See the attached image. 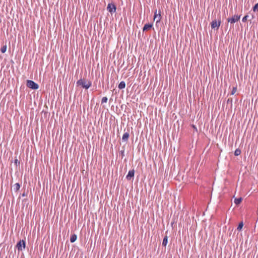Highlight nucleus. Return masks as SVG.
<instances>
[{
    "instance_id": "f257e3e1",
    "label": "nucleus",
    "mask_w": 258,
    "mask_h": 258,
    "mask_svg": "<svg viewBox=\"0 0 258 258\" xmlns=\"http://www.w3.org/2000/svg\"><path fill=\"white\" fill-rule=\"evenodd\" d=\"M76 84L77 86H81L82 88L86 89H88L91 86V82L87 81L84 79H80L77 81Z\"/></svg>"
},
{
    "instance_id": "f03ea898",
    "label": "nucleus",
    "mask_w": 258,
    "mask_h": 258,
    "mask_svg": "<svg viewBox=\"0 0 258 258\" xmlns=\"http://www.w3.org/2000/svg\"><path fill=\"white\" fill-rule=\"evenodd\" d=\"M26 85L29 88H31L33 90L38 89L39 88V85L34 82L33 81L28 80H27Z\"/></svg>"
},
{
    "instance_id": "7ed1b4c3",
    "label": "nucleus",
    "mask_w": 258,
    "mask_h": 258,
    "mask_svg": "<svg viewBox=\"0 0 258 258\" xmlns=\"http://www.w3.org/2000/svg\"><path fill=\"white\" fill-rule=\"evenodd\" d=\"M221 23V22L220 18L218 20H217L216 19L214 20L213 21H212V22L211 23L212 28V29L216 28V30H218L220 26Z\"/></svg>"
},
{
    "instance_id": "20e7f679",
    "label": "nucleus",
    "mask_w": 258,
    "mask_h": 258,
    "mask_svg": "<svg viewBox=\"0 0 258 258\" xmlns=\"http://www.w3.org/2000/svg\"><path fill=\"white\" fill-rule=\"evenodd\" d=\"M116 7L114 4L109 3L107 7V10L111 14L114 13L116 12Z\"/></svg>"
},
{
    "instance_id": "39448f33",
    "label": "nucleus",
    "mask_w": 258,
    "mask_h": 258,
    "mask_svg": "<svg viewBox=\"0 0 258 258\" xmlns=\"http://www.w3.org/2000/svg\"><path fill=\"white\" fill-rule=\"evenodd\" d=\"M240 18V15L238 16L235 15L231 18H228L227 21L230 23L231 24H234L236 22H237L239 20Z\"/></svg>"
},
{
    "instance_id": "423d86ee",
    "label": "nucleus",
    "mask_w": 258,
    "mask_h": 258,
    "mask_svg": "<svg viewBox=\"0 0 258 258\" xmlns=\"http://www.w3.org/2000/svg\"><path fill=\"white\" fill-rule=\"evenodd\" d=\"M16 247L19 251H22L25 248V241L23 240H20L17 244Z\"/></svg>"
},
{
    "instance_id": "0eeeda50",
    "label": "nucleus",
    "mask_w": 258,
    "mask_h": 258,
    "mask_svg": "<svg viewBox=\"0 0 258 258\" xmlns=\"http://www.w3.org/2000/svg\"><path fill=\"white\" fill-rule=\"evenodd\" d=\"M135 174V171L134 169L128 171V174H127L126 176V178L128 180H131L132 178L134 177Z\"/></svg>"
},
{
    "instance_id": "6e6552de",
    "label": "nucleus",
    "mask_w": 258,
    "mask_h": 258,
    "mask_svg": "<svg viewBox=\"0 0 258 258\" xmlns=\"http://www.w3.org/2000/svg\"><path fill=\"white\" fill-rule=\"evenodd\" d=\"M130 134L129 131L124 133L122 137V141L124 142H126L129 138Z\"/></svg>"
},
{
    "instance_id": "1a4fd4ad",
    "label": "nucleus",
    "mask_w": 258,
    "mask_h": 258,
    "mask_svg": "<svg viewBox=\"0 0 258 258\" xmlns=\"http://www.w3.org/2000/svg\"><path fill=\"white\" fill-rule=\"evenodd\" d=\"M153 27V25L152 24H146L144 25L143 31H145L151 29Z\"/></svg>"
},
{
    "instance_id": "9d476101",
    "label": "nucleus",
    "mask_w": 258,
    "mask_h": 258,
    "mask_svg": "<svg viewBox=\"0 0 258 258\" xmlns=\"http://www.w3.org/2000/svg\"><path fill=\"white\" fill-rule=\"evenodd\" d=\"M125 87V83L124 81H121L118 85V88L119 89H124Z\"/></svg>"
},
{
    "instance_id": "9b49d317",
    "label": "nucleus",
    "mask_w": 258,
    "mask_h": 258,
    "mask_svg": "<svg viewBox=\"0 0 258 258\" xmlns=\"http://www.w3.org/2000/svg\"><path fill=\"white\" fill-rule=\"evenodd\" d=\"M14 190L16 192L20 189V184L19 183H15L14 186Z\"/></svg>"
},
{
    "instance_id": "f8f14e48",
    "label": "nucleus",
    "mask_w": 258,
    "mask_h": 258,
    "mask_svg": "<svg viewBox=\"0 0 258 258\" xmlns=\"http://www.w3.org/2000/svg\"><path fill=\"white\" fill-rule=\"evenodd\" d=\"M77 236L76 234H73L71 235L70 238V241L72 243L74 242L77 239Z\"/></svg>"
},
{
    "instance_id": "ddd939ff",
    "label": "nucleus",
    "mask_w": 258,
    "mask_h": 258,
    "mask_svg": "<svg viewBox=\"0 0 258 258\" xmlns=\"http://www.w3.org/2000/svg\"><path fill=\"white\" fill-rule=\"evenodd\" d=\"M168 242V237L165 236L163 240L162 245L164 246H166Z\"/></svg>"
},
{
    "instance_id": "4468645a",
    "label": "nucleus",
    "mask_w": 258,
    "mask_h": 258,
    "mask_svg": "<svg viewBox=\"0 0 258 258\" xmlns=\"http://www.w3.org/2000/svg\"><path fill=\"white\" fill-rule=\"evenodd\" d=\"M242 199L241 198H236L234 199V203L236 204V205H239L242 201Z\"/></svg>"
},
{
    "instance_id": "2eb2a0df",
    "label": "nucleus",
    "mask_w": 258,
    "mask_h": 258,
    "mask_svg": "<svg viewBox=\"0 0 258 258\" xmlns=\"http://www.w3.org/2000/svg\"><path fill=\"white\" fill-rule=\"evenodd\" d=\"M243 226V223L242 221H241L239 223V224L238 225V227L237 228V230L239 231H241L242 229Z\"/></svg>"
},
{
    "instance_id": "dca6fc26",
    "label": "nucleus",
    "mask_w": 258,
    "mask_h": 258,
    "mask_svg": "<svg viewBox=\"0 0 258 258\" xmlns=\"http://www.w3.org/2000/svg\"><path fill=\"white\" fill-rule=\"evenodd\" d=\"M7 45H4L3 46H2V47H1V52H2L3 53H5V52L6 51V50H7Z\"/></svg>"
},
{
    "instance_id": "f3484780",
    "label": "nucleus",
    "mask_w": 258,
    "mask_h": 258,
    "mask_svg": "<svg viewBox=\"0 0 258 258\" xmlns=\"http://www.w3.org/2000/svg\"><path fill=\"white\" fill-rule=\"evenodd\" d=\"M241 154V150L239 149H237L235 150L234 152V155L235 156H238Z\"/></svg>"
},
{
    "instance_id": "a211bd4d",
    "label": "nucleus",
    "mask_w": 258,
    "mask_h": 258,
    "mask_svg": "<svg viewBox=\"0 0 258 258\" xmlns=\"http://www.w3.org/2000/svg\"><path fill=\"white\" fill-rule=\"evenodd\" d=\"M252 10L254 12H258V3L254 6Z\"/></svg>"
},
{
    "instance_id": "6ab92c4d",
    "label": "nucleus",
    "mask_w": 258,
    "mask_h": 258,
    "mask_svg": "<svg viewBox=\"0 0 258 258\" xmlns=\"http://www.w3.org/2000/svg\"><path fill=\"white\" fill-rule=\"evenodd\" d=\"M108 98L106 97H103L101 100V103H106L107 102Z\"/></svg>"
},
{
    "instance_id": "aec40b11",
    "label": "nucleus",
    "mask_w": 258,
    "mask_h": 258,
    "mask_svg": "<svg viewBox=\"0 0 258 258\" xmlns=\"http://www.w3.org/2000/svg\"><path fill=\"white\" fill-rule=\"evenodd\" d=\"M236 90H237L236 86V87H234L233 88V89H232V90L231 92V95L234 94V93L236 92Z\"/></svg>"
},
{
    "instance_id": "412c9836",
    "label": "nucleus",
    "mask_w": 258,
    "mask_h": 258,
    "mask_svg": "<svg viewBox=\"0 0 258 258\" xmlns=\"http://www.w3.org/2000/svg\"><path fill=\"white\" fill-rule=\"evenodd\" d=\"M248 15H245L244 17H243L242 19V21L243 22H245L247 20V18H248Z\"/></svg>"
},
{
    "instance_id": "4be33fe9",
    "label": "nucleus",
    "mask_w": 258,
    "mask_h": 258,
    "mask_svg": "<svg viewBox=\"0 0 258 258\" xmlns=\"http://www.w3.org/2000/svg\"><path fill=\"white\" fill-rule=\"evenodd\" d=\"M161 17V15L159 14V16H157V19H156V23L159 22L160 21Z\"/></svg>"
},
{
    "instance_id": "5701e85b",
    "label": "nucleus",
    "mask_w": 258,
    "mask_h": 258,
    "mask_svg": "<svg viewBox=\"0 0 258 258\" xmlns=\"http://www.w3.org/2000/svg\"><path fill=\"white\" fill-rule=\"evenodd\" d=\"M158 16V15L157 14V11H156V12L155 13V15H154V20H155L156 19H157Z\"/></svg>"
},
{
    "instance_id": "b1692460",
    "label": "nucleus",
    "mask_w": 258,
    "mask_h": 258,
    "mask_svg": "<svg viewBox=\"0 0 258 258\" xmlns=\"http://www.w3.org/2000/svg\"><path fill=\"white\" fill-rule=\"evenodd\" d=\"M232 102V99H231V98H228L227 101V103H231Z\"/></svg>"
},
{
    "instance_id": "393cba45",
    "label": "nucleus",
    "mask_w": 258,
    "mask_h": 258,
    "mask_svg": "<svg viewBox=\"0 0 258 258\" xmlns=\"http://www.w3.org/2000/svg\"><path fill=\"white\" fill-rule=\"evenodd\" d=\"M22 196V197H25L26 196L25 192L23 193Z\"/></svg>"
}]
</instances>
